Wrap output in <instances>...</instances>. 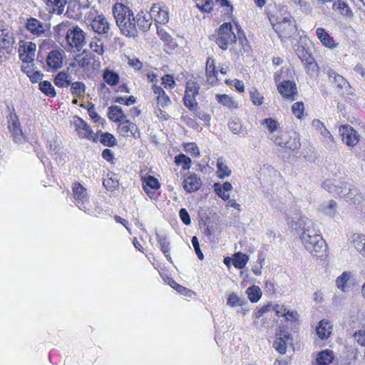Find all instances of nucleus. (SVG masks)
I'll use <instances>...</instances> for the list:
<instances>
[{
    "mask_svg": "<svg viewBox=\"0 0 365 365\" xmlns=\"http://www.w3.org/2000/svg\"><path fill=\"white\" fill-rule=\"evenodd\" d=\"M231 41H232V37H230V38H229V36L226 37V38H225V37H222V36H219L216 40V43H217V45L219 46V47L221 49L226 50V49H227L228 44L230 43Z\"/></svg>",
    "mask_w": 365,
    "mask_h": 365,
    "instance_id": "obj_57",
    "label": "nucleus"
},
{
    "mask_svg": "<svg viewBox=\"0 0 365 365\" xmlns=\"http://www.w3.org/2000/svg\"><path fill=\"white\" fill-rule=\"evenodd\" d=\"M333 360L334 353L329 349H325L319 352L316 359L318 365H329Z\"/></svg>",
    "mask_w": 365,
    "mask_h": 365,
    "instance_id": "obj_28",
    "label": "nucleus"
},
{
    "mask_svg": "<svg viewBox=\"0 0 365 365\" xmlns=\"http://www.w3.org/2000/svg\"><path fill=\"white\" fill-rule=\"evenodd\" d=\"M215 193L223 200H227L230 198V194L220 188V183L215 182L213 185Z\"/></svg>",
    "mask_w": 365,
    "mask_h": 365,
    "instance_id": "obj_56",
    "label": "nucleus"
},
{
    "mask_svg": "<svg viewBox=\"0 0 365 365\" xmlns=\"http://www.w3.org/2000/svg\"><path fill=\"white\" fill-rule=\"evenodd\" d=\"M351 277V273L348 272H344L336 280V286L343 292L347 290V282Z\"/></svg>",
    "mask_w": 365,
    "mask_h": 365,
    "instance_id": "obj_41",
    "label": "nucleus"
},
{
    "mask_svg": "<svg viewBox=\"0 0 365 365\" xmlns=\"http://www.w3.org/2000/svg\"><path fill=\"white\" fill-rule=\"evenodd\" d=\"M14 39L10 32L5 29L0 31V61L9 58L14 49Z\"/></svg>",
    "mask_w": 365,
    "mask_h": 365,
    "instance_id": "obj_3",
    "label": "nucleus"
},
{
    "mask_svg": "<svg viewBox=\"0 0 365 365\" xmlns=\"http://www.w3.org/2000/svg\"><path fill=\"white\" fill-rule=\"evenodd\" d=\"M73 123L81 138H86L93 142L98 141V133H94L91 127L82 118L76 117Z\"/></svg>",
    "mask_w": 365,
    "mask_h": 365,
    "instance_id": "obj_4",
    "label": "nucleus"
},
{
    "mask_svg": "<svg viewBox=\"0 0 365 365\" xmlns=\"http://www.w3.org/2000/svg\"><path fill=\"white\" fill-rule=\"evenodd\" d=\"M246 303V301L244 299L240 298L237 294L231 293L228 298L227 304V305L235 307H242Z\"/></svg>",
    "mask_w": 365,
    "mask_h": 365,
    "instance_id": "obj_46",
    "label": "nucleus"
},
{
    "mask_svg": "<svg viewBox=\"0 0 365 365\" xmlns=\"http://www.w3.org/2000/svg\"><path fill=\"white\" fill-rule=\"evenodd\" d=\"M205 73L207 78V80L210 83H213L217 79V72L215 69V61L211 57H208L207 59Z\"/></svg>",
    "mask_w": 365,
    "mask_h": 365,
    "instance_id": "obj_25",
    "label": "nucleus"
},
{
    "mask_svg": "<svg viewBox=\"0 0 365 365\" xmlns=\"http://www.w3.org/2000/svg\"><path fill=\"white\" fill-rule=\"evenodd\" d=\"M231 170L225 163V160L222 158L217 159V174L219 178L223 179L231 175Z\"/></svg>",
    "mask_w": 365,
    "mask_h": 365,
    "instance_id": "obj_34",
    "label": "nucleus"
},
{
    "mask_svg": "<svg viewBox=\"0 0 365 365\" xmlns=\"http://www.w3.org/2000/svg\"><path fill=\"white\" fill-rule=\"evenodd\" d=\"M78 65L81 68L88 66L90 63V58L86 56H83V54H78L75 57Z\"/></svg>",
    "mask_w": 365,
    "mask_h": 365,
    "instance_id": "obj_64",
    "label": "nucleus"
},
{
    "mask_svg": "<svg viewBox=\"0 0 365 365\" xmlns=\"http://www.w3.org/2000/svg\"><path fill=\"white\" fill-rule=\"evenodd\" d=\"M250 98L252 102L257 106H260L263 103V96L257 91V89L252 88L250 91Z\"/></svg>",
    "mask_w": 365,
    "mask_h": 365,
    "instance_id": "obj_52",
    "label": "nucleus"
},
{
    "mask_svg": "<svg viewBox=\"0 0 365 365\" xmlns=\"http://www.w3.org/2000/svg\"><path fill=\"white\" fill-rule=\"evenodd\" d=\"M143 189L149 195L150 190H158L160 187L158 180L153 176H148L143 180Z\"/></svg>",
    "mask_w": 365,
    "mask_h": 365,
    "instance_id": "obj_37",
    "label": "nucleus"
},
{
    "mask_svg": "<svg viewBox=\"0 0 365 365\" xmlns=\"http://www.w3.org/2000/svg\"><path fill=\"white\" fill-rule=\"evenodd\" d=\"M65 55V51L61 48L51 51L46 58L48 66L54 71L61 68L63 66Z\"/></svg>",
    "mask_w": 365,
    "mask_h": 365,
    "instance_id": "obj_10",
    "label": "nucleus"
},
{
    "mask_svg": "<svg viewBox=\"0 0 365 365\" xmlns=\"http://www.w3.org/2000/svg\"><path fill=\"white\" fill-rule=\"evenodd\" d=\"M156 238L159 243L161 251L164 253L166 258L171 261V257L170 255V242L166 235L156 234Z\"/></svg>",
    "mask_w": 365,
    "mask_h": 365,
    "instance_id": "obj_29",
    "label": "nucleus"
},
{
    "mask_svg": "<svg viewBox=\"0 0 365 365\" xmlns=\"http://www.w3.org/2000/svg\"><path fill=\"white\" fill-rule=\"evenodd\" d=\"M175 163L177 165H182L183 170H188L190 168L191 159L181 153L175 157Z\"/></svg>",
    "mask_w": 365,
    "mask_h": 365,
    "instance_id": "obj_45",
    "label": "nucleus"
},
{
    "mask_svg": "<svg viewBox=\"0 0 365 365\" xmlns=\"http://www.w3.org/2000/svg\"><path fill=\"white\" fill-rule=\"evenodd\" d=\"M333 9L335 11H338L341 14L346 16H350L352 15L351 10L350 9L348 4L341 0L335 1L333 4Z\"/></svg>",
    "mask_w": 365,
    "mask_h": 365,
    "instance_id": "obj_38",
    "label": "nucleus"
},
{
    "mask_svg": "<svg viewBox=\"0 0 365 365\" xmlns=\"http://www.w3.org/2000/svg\"><path fill=\"white\" fill-rule=\"evenodd\" d=\"M274 31L281 38H296L297 28L295 24H272Z\"/></svg>",
    "mask_w": 365,
    "mask_h": 365,
    "instance_id": "obj_16",
    "label": "nucleus"
},
{
    "mask_svg": "<svg viewBox=\"0 0 365 365\" xmlns=\"http://www.w3.org/2000/svg\"><path fill=\"white\" fill-rule=\"evenodd\" d=\"M195 96L185 93L183 97L184 104L189 110H194L197 106Z\"/></svg>",
    "mask_w": 365,
    "mask_h": 365,
    "instance_id": "obj_49",
    "label": "nucleus"
},
{
    "mask_svg": "<svg viewBox=\"0 0 365 365\" xmlns=\"http://www.w3.org/2000/svg\"><path fill=\"white\" fill-rule=\"evenodd\" d=\"M248 299L252 302H257L262 297V292L259 287L253 285L248 287L246 290Z\"/></svg>",
    "mask_w": 365,
    "mask_h": 365,
    "instance_id": "obj_40",
    "label": "nucleus"
},
{
    "mask_svg": "<svg viewBox=\"0 0 365 365\" xmlns=\"http://www.w3.org/2000/svg\"><path fill=\"white\" fill-rule=\"evenodd\" d=\"M351 245L362 255V252H365V235L354 234L351 237Z\"/></svg>",
    "mask_w": 365,
    "mask_h": 365,
    "instance_id": "obj_33",
    "label": "nucleus"
},
{
    "mask_svg": "<svg viewBox=\"0 0 365 365\" xmlns=\"http://www.w3.org/2000/svg\"><path fill=\"white\" fill-rule=\"evenodd\" d=\"M123 34L134 36L136 33L135 24H116Z\"/></svg>",
    "mask_w": 365,
    "mask_h": 365,
    "instance_id": "obj_47",
    "label": "nucleus"
},
{
    "mask_svg": "<svg viewBox=\"0 0 365 365\" xmlns=\"http://www.w3.org/2000/svg\"><path fill=\"white\" fill-rule=\"evenodd\" d=\"M232 260L234 267L241 269L246 266L249 260V256L247 255L238 252L233 255Z\"/></svg>",
    "mask_w": 365,
    "mask_h": 365,
    "instance_id": "obj_32",
    "label": "nucleus"
},
{
    "mask_svg": "<svg viewBox=\"0 0 365 365\" xmlns=\"http://www.w3.org/2000/svg\"><path fill=\"white\" fill-rule=\"evenodd\" d=\"M72 188L76 206L80 210L86 211L87 210L86 203L88 201V195L86 188L82 186L79 182H75L73 185Z\"/></svg>",
    "mask_w": 365,
    "mask_h": 365,
    "instance_id": "obj_9",
    "label": "nucleus"
},
{
    "mask_svg": "<svg viewBox=\"0 0 365 365\" xmlns=\"http://www.w3.org/2000/svg\"><path fill=\"white\" fill-rule=\"evenodd\" d=\"M185 150L193 155L194 156H199L200 151L197 145L194 143H189L185 145Z\"/></svg>",
    "mask_w": 365,
    "mask_h": 365,
    "instance_id": "obj_63",
    "label": "nucleus"
},
{
    "mask_svg": "<svg viewBox=\"0 0 365 365\" xmlns=\"http://www.w3.org/2000/svg\"><path fill=\"white\" fill-rule=\"evenodd\" d=\"M218 36H222V37H232V41L230 43H233L236 42L237 36L236 34L233 31L232 24H221L218 30Z\"/></svg>",
    "mask_w": 365,
    "mask_h": 365,
    "instance_id": "obj_31",
    "label": "nucleus"
},
{
    "mask_svg": "<svg viewBox=\"0 0 365 365\" xmlns=\"http://www.w3.org/2000/svg\"><path fill=\"white\" fill-rule=\"evenodd\" d=\"M118 129L120 134L123 137L137 138L136 133L138 130V127L135 123H132L128 120H125L120 122L118 125Z\"/></svg>",
    "mask_w": 365,
    "mask_h": 365,
    "instance_id": "obj_17",
    "label": "nucleus"
},
{
    "mask_svg": "<svg viewBox=\"0 0 365 365\" xmlns=\"http://www.w3.org/2000/svg\"><path fill=\"white\" fill-rule=\"evenodd\" d=\"M8 128L11 133L14 140L16 143H21L24 140V133L19 121V115L16 113L8 114L6 115Z\"/></svg>",
    "mask_w": 365,
    "mask_h": 365,
    "instance_id": "obj_5",
    "label": "nucleus"
},
{
    "mask_svg": "<svg viewBox=\"0 0 365 365\" xmlns=\"http://www.w3.org/2000/svg\"><path fill=\"white\" fill-rule=\"evenodd\" d=\"M157 32L160 39L165 43H170L173 42V38L171 36L160 26L155 24Z\"/></svg>",
    "mask_w": 365,
    "mask_h": 365,
    "instance_id": "obj_51",
    "label": "nucleus"
},
{
    "mask_svg": "<svg viewBox=\"0 0 365 365\" xmlns=\"http://www.w3.org/2000/svg\"><path fill=\"white\" fill-rule=\"evenodd\" d=\"M113 13L115 19V23H132V21H135L133 11L123 4H115L113 7Z\"/></svg>",
    "mask_w": 365,
    "mask_h": 365,
    "instance_id": "obj_6",
    "label": "nucleus"
},
{
    "mask_svg": "<svg viewBox=\"0 0 365 365\" xmlns=\"http://www.w3.org/2000/svg\"><path fill=\"white\" fill-rule=\"evenodd\" d=\"M71 78L72 77L68 71H60L54 78V83L59 88H67L71 83Z\"/></svg>",
    "mask_w": 365,
    "mask_h": 365,
    "instance_id": "obj_23",
    "label": "nucleus"
},
{
    "mask_svg": "<svg viewBox=\"0 0 365 365\" xmlns=\"http://www.w3.org/2000/svg\"><path fill=\"white\" fill-rule=\"evenodd\" d=\"M338 205L336 201L330 200L322 202L319 207V211L327 216L334 217L337 212Z\"/></svg>",
    "mask_w": 365,
    "mask_h": 365,
    "instance_id": "obj_19",
    "label": "nucleus"
},
{
    "mask_svg": "<svg viewBox=\"0 0 365 365\" xmlns=\"http://www.w3.org/2000/svg\"><path fill=\"white\" fill-rule=\"evenodd\" d=\"M202 180L195 174L191 175L184 180L183 188L187 192L197 191L201 187Z\"/></svg>",
    "mask_w": 365,
    "mask_h": 365,
    "instance_id": "obj_20",
    "label": "nucleus"
},
{
    "mask_svg": "<svg viewBox=\"0 0 365 365\" xmlns=\"http://www.w3.org/2000/svg\"><path fill=\"white\" fill-rule=\"evenodd\" d=\"M193 110V113H194V115L195 117L205 121L207 124H209L211 117L208 113H207L206 112H205L203 110H200L197 108V106L195 108H194V110Z\"/></svg>",
    "mask_w": 365,
    "mask_h": 365,
    "instance_id": "obj_53",
    "label": "nucleus"
},
{
    "mask_svg": "<svg viewBox=\"0 0 365 365\" xmlns=\"http://www.w3.org/2000/svg\"><path fill=\"white\" fill-rule=\"evenodd\" d=\"M108 117L110 120L120 123L125 118V115L121 107L111 106L108 108Z\"/></svg>",
    "mask_w": 365,
    "mask_h": 365,
    "instance_id": "obj_24",
    "label": "nucleus"
},
{
    "mask_svg": "<svg viewBox=\"0 0 365 365\" xmlns=\"http://www.w3.org/2000/svg\"><path fill=\"white\" fill-rule=\"evenodd\" d=\"M293 47L296 54L304 65L309 67L314 66V58L304 47L299 45Z\"/></svg>",
    "mask_w": 365,
    "mask_h": 365,
    "instance_id": "obj_21",
    "label": "nucleus"
},
{
    "mask_svg": "<svg viewBox=\"0 0 365 365\" xmlns=\"http://www.w3.org/2000/svg\"><path fill=\"white\" fill-rule=\"evenodd\" d=\"M225 83L227 85H232L239 92H243L245 91L244 83L242 81L238 79H234L233 81L226 80Z\"/></svg>",
    "mask_w": 365,
    "mask_h": 365,
    "instance_id": "obj_61",
    "label": "nucleus"
},
{
    "mask_svg": "<svg viewBox=\"0 0 365 365\" xmlns=\"http://www.w3.org/2000/svg\"><path fill=\"white\" fill-rule=\"evenodd\" d=\"M278 91L280 94L286 98H294L297 95V86L293 81H285L278 86Z\"/></svg>",
    "mask_w": 365,
    "mask_h": 365,
    "instance_id": "obj_18",
    "label": "nucleus"
},
{
    "mask_svg": "<svg viewBox=\"0 0 365 365\" xmlns=\"http://www.w3.org/2000/svg\"><path fill=\"white\" fill-rule=\"evenodd\" d=\"M304 106L302 102H296L292 106L293 114L299 119H302L304 115Z\"/></svg>",
    "mask_w": 365,
    "mask_h": 365,
    "instance_id": "obj_50",
    "label": "nucleus"
},
{
    "mask_svg": "<svg viewBox=\"0 0 365 365\" xmlns=\"http://www.w3.org/2000/svg\"><path fill=\"white\" fill-rule=\"evenodd\" d=\"M49 24H26L29 31L37 36L43 34L46 30L49 29Z\"/></svg>",
    "mask_w": 365,
    "mask_h": 365,
    "instance_id": "obj_44",
    "label": "nucleus"
},
{
    "mask_svg": "<svg viewBox=\"0 0 365 365\" xmlns=\"http://www.w3.org/2000/svg\"><path fill=\"white\" fill-rule=\"evenodd\" d=\"M199 89L200 86L197 83L189 81L187 83L185 93L192 94V96H196L198 94Z\"/></svg>",
    "mask_w": 365,
    "mask_h": 365,
    "instance_id": "obj_54",
    "label": "nucleus"
},
{
    "mask_svg": "<svg viewBox=\"0 0 365 365\" xmlns=\"http://www.w3.org/2000/svg\"><path fill=\"white\" fill-rule=\"evenodd\" d=\"M66 38L68 46L76 48L77 51H80L85 44L84 34L78 26L68 30Z\"/></svg>",
    "mask_w": 365,
    "mask_h": 365,
    "instance_id": "obj_7",
    "label": "nucleus"
},
{
    "mask_svg": "<svg viewBox=\"0 0 365 365\" xmlns=\"http://www.w3.org/2000/svg\"><path fill=\"white\" fill-rule=\"evenodd\" d=\"M270 138L276 145L292 151L298 150L301 145L297 134L294 132H282L279 135H272Z\"/></svg>",
    "mask_w": 365,
    "mask_h": 365,
    "instance_id": "obj_2",
    "label": "nucleus"
},
{
    "mask_svg": "<svg viewBox=\"0 0 365 365\" xmlns=\"http://www.w3.org/2000/svg\"><path fill=\"white\" fill-rule=\"evenodd\" d=\"M71 93L73 96L82 97L85 95L86 93V85L83 82L81 81H76L73 83H71Z\"/></svg>",
    "mask_w": 365,
    "mask_h": 365,
    "instance_id": "obj_36",
    "label": "nucleus"
},
{
    "mask_svg": "<svg viewBox=\"0 0 365 365\" xmlns=\"http://www.w3.org/2000/svg\"><path fill=\"white\" fill-rule=\"evenodd\" d=\"M312 125L313 128L319 132L322 138V142L326 147H331L334 138L331 133L327 129L324 123L319 119H314L312 120Z\"/></svg>",
    "mask_w": 365,
    "mask_h": 365,
    "instance_id": "obj_15",
    "label": "nucleus"
},
{
    "mask_svg": "<svg viewBox=\"0 0 365 365\" xmlns=\"http://www.w3.org/2000/svg\"><path fill=\"white\" fill-rule=\"evenodd\" d=\"M169 283H170V285L174 289H175L178 293H180V294H183V295H187V294L190 292V291L189 289H187V288L182 287L180 284H178L177 282H175L173 279H170Z\"/></svg>",
    "mask_w": 365,
    "mask_h": 365,
    "instance_id": "obj_59",
    "label": "nucleus"
},
{
    "mask_svg": "<svg viewBox=\"0 0 365 365\" xmlns=\"http://www.w3.org/2000/svg\"><path fill=\"white\" fill-rule=\"evenodd\" d=\"M347 202L360 205L364 201L362 194L354 186L347 183L346 191L340 195Z\"/></svg>",
    "mask_w": 365,
    "mask_h": 365,
    "instance_id": "obj_12",
    "label": "nucleus"
},
{
    "mask_svg": "<svg viewBox=\"0 0 365 365\" xmlns=\"http://www.w3.org/2000/svg\"><path fill=\"white\" fill-rule=\"evenodd\" d=\"M157 103L161 108H165L171 104V100L169 96L165 93L160 96H157Z\"/></svg>",
    "mask_w": 365,
    "mask_h": 365,
    "instance_id": "obj_60",
    "label": "nucleus"
},
{
    "mask_svg": "<svg viewBox=\"0 0 365 365\" xmlns=\"http://www.w3.org/2000/svg\"><path fill=\"white\" fill-rule=\"evenodd\" d=\"M346 182L333 179H328L325 180L322 184V187L329 193L337 195L339 196H340L341 193L346 191Z\"/></svg>",
    "mask_w": 365,
    "mask_h": 365,
    "instance_id": "obj_14",
    "label": "nucleus"
},
{
    "mask_svg": "<svg viewBox=\"0 0 365 365\" xmlns=\"http://www.w3.org/2000/svg\"><path fill=\"white\" fill-rule=\"evenodd\" d=\"M233 7L232 6H227L221 9V13L223 14L221 16V21L223 23H237L232 16Z\"/></svg>",
    "mask_w": 365,
    "mask_h": 365,
    "instance_id": "obj_42",
    "label": "nucleus"
},
{
    "mask_svg": "<svg viewBox=\"0 0 365 365\" xmlns=\"http://www.w3.org/2000/svg\"><path fill=\"white\" fill-rule=\"evenodd\" d=\"M53 6V10L58 14H61L64 10V7L67 3L66 0H48Z\"/></svg>",
    "mask_w": 365,
    "mask_h": 365,
    "instance_id": "obj_48",
    "label": "nucleus"
},
{
    "mask_svg": "<svg viewBox=\"0 0 365 365\" xmlns=\"http://www.w3.org/2000/svg\"><path fill=\"white\" fill-rule=\"evenodd\" d=\"M98 140L105 146L112 147L116 145L117 141L114 135L110 133L99 131Z\"/></svg>",
    "mask_w": 365,
    "mask_h": 365,
    "instance_id": "obj_35",
    "label": "nucleus"
},
{
    "mask_svg": "<svg viewBox=\"0 0 365 365\" xmlns=\"http://www.w3.org/2000/svg\"><path fill=\"white\" fill-rule=\"evenodd\" d=\"M288 226L299 236L304 247L313 256L319 257L327 251L322 236L316 230V225L305 215L288 217Z\"/></svg>",
    "mask_w": 365,
    "mask_h": 365,
    "instance_id": "obj_1",
    "label": "nucleus"
},
{
    "mask_svg": "<svg viewBox=\"0 0 365 365\" xmlns=\"http://www.w3.org/2000/svg\"><path fill=\"white\" fill-rule=\"evenodd\" d=\"M317 36L322 43L327 47L329 48H334L336 46V44L334 43V41L329 36V34L322 28H319L317 29Z\"/></svg>",
    "mask_w": 365,
    "mask_h": 365,
    "instance_id": "obj_26",
    "label": "nucleus"
},
{
    "mask_svg": "<svg viewBox=\"0 0 365 365\" xmlns=\"http://www.w3.org/2000/svg\"><path fill=\"white\" fill-rule=\"evenodd\" d=\"M39 89L45 95L54 97L56 95L54 87L52 86L51 82L48 81H43L39 83Z\"/></svg>",
    "mask_w": 365,
    "mask_h": 365,
    "instance_id": "obj_43",
    "label": "nucleus"
},
{
    "mask_svg": "<svg viewBox=\"0 0 365 365\" xmlns=\"http://www.w3.org/2000/svg\"><path fill=\"white\" fill-rule=\"evenodd\" d=\"M216 101L223 106L232 110L237 108V103L234 101L233 98L227 94H217L215 96Z\"/></svg>",
    "mask_w": 365,
    "mask_h": 365,
    "instance_id": "obj_27",
    "label": "nucleus"
},
{
    "mask_svg": "<svg viewBox=\"0 0 365 365\" xmlns=\"http://www.w3.org/2000/svg\"><path fill=\"white\" fill-rule=\"evenodd\" d=\"M339 131L342 137V140L346 145L354 147L358 143L360 135L351 125H341L339 128Z\"/></svg>",
    "mask_w": 365,
    "mask_h": 365,
    "instance_id": "obj_8",
    "label": "nucleus"
},
{
    "mask_svg": "<svg viewBox=\"0 0 365 365\" xmlns=\"http://www.w3.org/2000/svg\"><path fill=\"white\" fill-rule=\"evenodd\" d=\"M327 75L331 83H334L342 94H349L351 86L349 82L341 75L336 73L334 70H328Z\"/></svg>",
    "mask_w": 365,
    "mask_h": 365,
    "instance_id": "obj_13",
    "label": "nucleus"
},
{
    "mask_svg": "<svg viewBox=\"0 0 365 365\" xmlns=\"http://www.w3.org/2000/svg\"><path fill=\"white\" fill-rule=\"evenodd\" d=\"M289 336L288 334H280L279 337H277L276 340L274 342V347L276 350L281 354H284L287 351V341L289 340Z\"/></svg>",
    "mask_w": 365,
    "mask_h": 365,
    "instance_id": "obj_30",
    "label": "nucleus"
},
{
    "mask_svg": "<svg viewBox=\"0 0 365 365\" xmlns=\"http://www.w3.org/2000/svg\"><path fill=\"white\" fill-rule=\"evenodd\" d=\"M36 45L32 42H24L19 48V58L23 63H33Z\"/></svg>",
    "mask_w": 365,
    "mask_h": 365,
    "instance_id": "obj_11",
    "label": "nucleus"
},
{
    "mask_svg": "<svg viewBox=\"0 0 365 365\" xmlns=\"http://www.w3.org/2000/svg\"><path fill=\"white\" fill-rule=\"evenodd\" d=\"M272 307V303H269L262 307H261L259 309H258L257 312H255L253 314V317H255V319H259L261 317H262L265 313L269 312L271 311Z\"/></svg>",
    "mask_w": 365,
    "mask_h": 365,
    "instance_id": "obj_62",
    "label": "nucleus"
},
{
    "mask_svg": "<svg viewBox=\"0 0 365 365\" xmlns=\"http://www.w3.org/2000/svg\"><path fill=\"white\" fill-rule=\"evenodd\" d=\"M354 340L361 346L365 347V330H359L354 334Z\"/></svg>",
    "mask_w": 365,
    "mask_h": 365,
    "instance_id": "obj_58",
    "label": "nucleus"
},
{
    "mask_svg": "<svg viewBox=\"0 0 365 365\" xmlns=\"http://www.w3.org/2000/svg\"><path fill=\"white\" fill-rule=\"evenodd\" d=\"M119 76L113 71L106 69L103 73V80L110 86H115L119 82Z\"/></svg>",
    "mask_w": 365,
    "mask_h": 365,
    "instance_id": "obj_39",
    "label": "nucleus"
},
{
    "mask_svg": "<svg viewBox=\"0 0 365 365\" xmlns=\"http://www.w3.org/2000/svg\"><path fill=\"white\" fill-rule=\"evenodd\" d=\"M262 124L271 133L275 131L279 126L278 122L271 118L264 119Z\"/></svg>",
    "mask_w": 365,
    "mask_h": 365,
    "instance_id": "obj_55",
    "label": "nucleus"
},
{
    "mask_svg": "<svg viewBox=\"0 0 365 365\" xmlns=\"http://www.w3.org/2000/svg\"><path fill=\"white\" fill-rule=\"evenodd\" d=\"M331 330V323L325 320H322L316 329L317 334L322 340L327 339L330 336Z\"/></svg>",
    "mask_w": 365,
    "mask_h": 365,
    "instance_id": "obj_22",
    "label": "nucleus"
}]
</instances>
